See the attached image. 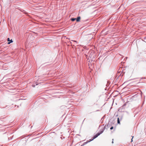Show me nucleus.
I'll return each mask as SVG.
<instances>
[{
    "label": "nucleus",
    "instance_id": "nucleus-3",
    "mask_svg": "<svg viewBox=\"0 0 146 146\" xmlns=\"http://www.w3.org/2000/svg\"><path fill=\"white\" fill-rule=\"evenodd\" d=\"M111 122H109L108 124L107 125H106V128H105V129H107L109 127H110L111 126Z\"/></svg>",
    "mask_w": 146,
    "mask_h": 146
},
{
    "label": "nucleus",
    "instance_id": "nucleus-12",
    "mask_svg": "<svg viewBox=\"0 0 146 146\" xmlns=\"http://www.w3.org/2000/svg\"><path fill=\"white\" fill-rule=\"evenodd\" d=\"M133 136L132 138L131 139V142H132V141H133Z\"/></svg>",
    "mask_w": 146,
    "mask_h": 146
},
{
    "label": "nucleus",
    "instance_id": "nucleus-8",
    "mask_svg": "<svg viewBox=\"0 0 146 146\" xmlns=\"http://www.w3.org/2000/svg\"><path fill=\"white\" fill-rule=\"evenodd\" d=\"M89 141H87V142H84V143H83V145H85L87 143H88L89 142H88Z\"/></svg>",
    "mask_w": 146,
    "mask_h": 146
},
{
    "label": "nucleus",
    "instance_id": "nucleus-7",
    "mask_svg": "<svg viewBox=\"0 0 146 146\" xmlns=\"http://www.w3.org/2000/svg\"><path fill=\"white\" fill-rule=\"evenodd\" d=\"M76 20V19L74 18H72L71 19V20L72 21H75Z\"/></svg>",
    "mask_w": 146,
    "mask_h": 146
},
{
    "label": "nucleus",
    "instance_id": "nucleus-5",
    "mask_svg": "<svg viewBox=\"0 0 146 146\" xmlns=\"http://www.w3.org/2000/svg\"><path fill=\"white\" fill-rule=\"evenodd\" d=\"M80 17H78L77 19H76V20L77 22H79L80 21Z\"/></svg>",
    "mask_w": 146,
    "mask_h": 146
},
{
    "label": "nucleus",
    "instance_id": "nucleus-1",
    "mask_svg": "<svg viewBox=\"0 0 146 146\" xmlns=\"http://www.w3.org/2000/svg\"><path fill=\"white\" fill-rule=\"evenodd\" d=\"M105 128H106V125L105 126L104 128L100 132H98L96 134L98 136H99L100 134H102L104 132V131L105 129Z\"/></svg>",
    "mask_w": 146,
    "mask_h": 146
},
{
    "label": "nucleus",
    "instance_id": "nucleus-13",
    "mask_svg": "<svg viewBox=\"0 0 146 146\" xmlns=\"http://www.w3.org/2000/svg\"><path fill=\"white\" fill-rule=\"evenodd\" d=\"M112 140H113V139H112ZM112 143H113V141H112Z\"/></svg>",
    "mask_w": 146,
    "mask_h": 146
},
{
    "label": "nucleus",
    "instance_id": "nucleus-4",
    "mask_svg": "<svg viewBox=\"0 0 146 146\" xmlns=\"http://www.w3.org/2000/svg\"><path fill=\"white\" fill-rule=\"evenodd\" d=\"M7 40L8 41L10 42L8 43V44H10L12 42H13V41L12 40V39H11V40H10L9 38H7Z\"/></svg>",
    "mask_w": 146,
    "mask_h": 146
},
{
    "label": "nucleus",
    "instance_id": "nucleus-10",
    "mask_svg": "<svg viewBox=\"0 0 146 146\" xmlns=\"http://www.w3.org/2000/svg\"><path fill=\"white\" fill-rule=\"evenodd\" d=\"M35 84H33L32 85V86L33 87H35Z\"/></svg>",
    "mask_w": 146,
    "mask_h": 146
},
{
    "label": "nucleus",
    "instance_id": "nucleus-11",
    "mask_svg": "<svg viewBox=\"0 0 146 146\" xmlns=\"http://www.w3.org/2000/svg\"><path fill=\"white\" fill-rule=\"evenodd\" d=\"M73 41L74 42H76V43H77V41H76V40H73Z\"/></svg>",
    "mask_w": 146,
    "mask_h": 146
},
{
    "label": "nucleus",
    "instance_id": "nucleus-6",
    "mask_svg": "<svg viewBox=\"0 0 146 146\" xmlns=\"http://www.w3.org/2000/svg\"><path fill=\"white\" fill-rule=\"evenodd\" d=\"M117 123L118 124H119L120 123V120H119V117H118L117 118Z\"/></svg>",
    "mask_w": 146,
    "mask_h": 146
},
{
    "label": "nucleus",
    "instance_id": "nucleus-15",
    "mask_svg": "<svg viewBox=\"0 0 146 146\" xmlns=\"http://www.w3.org/2000/svg\"><path fill=\"white\" fill-rule=\"evenodd\" d=\"M121 118L120 120H121Z\"/></svg>",
    "mask_w": 146,
    "mask_h": 146
},
{
    "label": "nucleus",
    "instance_id": "nucleus-9",
    "mask_svg": "<svg viewBox=\"0 0 146 146\" xmlns=\"http://www.w3.org/2000/svg\"><path fill=\"white\" fill-rule=\"evenodd\" d=\"M113 126H111V127H110V129L111 130H112V129H113Z\"/></svg>",
    "mask_w": 146,
    "mask_h": 146
},
{
    "label": "nucleus",
    "instance_id": "nucleus-2",
    "mask_svg": "<svg viewBox=\"0 0 146 146\" xmlns=\"http://www.w3.org/2000/svg\"><path fill=\"white\" fill-rule=\"evenodd\" d=\"M98 137V135H97V134H96L95 135H94L93 137H92V139H90V141H88V142H90L91 141H92L94 139H95V138H96Z\"/></svg>",
    "mask_w": 146,
    "mask_h": 146
},
{
    "label": "nucleus",
    "instance_id": "nucleus-14",
    "mask_svg": "<svg viewBox=\"0 0 146 146\" xmlns=\"http://www.w3.org/2000/svg\"><path fill=\"white\" fill-rule=\"evenodd\" d=\"M38 84H36V85H37Z\"/></svg>",
    "mask_w": 146,
    "mask_h": 146
}]
</instances>
